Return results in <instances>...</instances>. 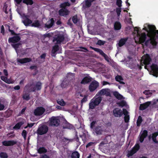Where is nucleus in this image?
Listing matches in <instances>:
<instances>
[{"instance_id": "obj_1", "label": "nucleus", "mask_w": 158, "mask_h": 158, "mask_svg": "<svg viewBox=\"0 0 158 158\" xmlns=\"http://www.w3.org/2000/svg\"><path fill=\"white\" fill-rule=\"evenodd\" d=\"M148 36L150 38L145 41V44L148 46L149 43L153 46H156L157 43L156 41V38H158V30L154 25H148Z\"/></svg>"}, {"instance_id": "obj_2", "label": "nucleus", "mask_w": 158, "mask_h": 158, "mask_svg": "<svg viewBox=\"0 0 158 158\" xmlns=\"http://www.w3.org/2000/svg\"><path fill=\"white\" fill-rule=\"evenodd\" d=\"M42 84L40 81H37L35 84L33 81L29 82L25 86L24 90L29 92H35L36 90H40L42 87Z\"/></svg>"}, {"instance_id": "obj_3", "label": "nucleus", "mask_w": 158, "mask_h": 158, "mask_svg": "<svg viewBox=\"0 0 158 158\" xmlns=\"http://www.w3.org/2000/svg\"><path fill=\"white\" fill-rule=\"evenodd\" d=\"M102 100V98L99 96L97 98L92 99L89 104V108L94 109L96 106H98Z\"/></svg>"}, {"instance_id": "obj_4", "label": "nucleus", "mask_w": 158, "mask_h": 158, "mask_svg": "<svg viewBox=\"0 0 158 158\" xmlns=\"http://www.w3.org/2000/svg\"><path fill=\"white\" fill-rule=\"evenodd\" d=\"M48 129V128L47 126L42 125L38 127L37 130V133L39 135H42L46 134Z\"/></svg>"}, {"instance_id": "obj_5", "label": "nucleus", "mask_w": 158, "mask_h": 158, "mask_svg": "<svg viewBox=\"0 0 158 158\" xmlns=\"http://www.w3.org/2000/svg\"><path fill=\"white\" fill-rule=\"evenodd\" d=\"M99 83L94 80L90 83L89 86V89L90 92H93L99 87Z\"/></svg>"}, {"instance_id": "obj_6", "label": "nucleus", "mask_w": 158, "mask_h": 158, "mask_svg": "<svg viewBox=\"0 0 158 158\" xmlns=\"http://www.w3.org/2000/svg\"><path fill=\"white\" fill-rule=\"evenodd\" d=\"M139 27H135L134 28L135 31H136L137 33V35L139 37V41L141 43H143L145 42L146 39V35L144 32L140 34L139 33Z\"/></svg>"}, {"instance_id": "obj_7", "label": "nucleus", "mask_w": 158, "mask_h": 158, "mask_svg": "<svg viewBox=\"0 0 158 158\" xmlns=\"http://www.w3.org/2000/svg\"><path fill=\"white\" fill-rule=\"evenodd\" d=\"M97 95L99 96L105 95L106 97L111 96L110 90L107 88L103 89L98 92Z\"/></svg>"}, {"instance_id": "obj_8", "label": "nucleus", "mask_w": 158, "mask_h": 158, "mask_svg": "<svg viewBox=\"0 0 158 158\" xmlns=\"http://www.w3.org/2000/svg\"><path fill=\"white\" fill-rule=\"evenodd\" d=\"M64 39V35L63 33H60L55 35L53 41H56L57 44H60Z\"/></svg>"}, {"instance_id": "obj_9", "label": "nucleus", "mask_w": 158, "mask_h": 158, "mask_svg": "<svg viewBox=\"0 0 158 158\" xmlns=\"http://www.w3.org/2000/svg\"><path fill=\"white\" fill-rule=\"evenodd\" d=\"M60 123V120L57 118L52 117L50 119V125L51 126L57 127Z\"/></svg>"}, {"instance_id": "obj_10", "label": "nucleus", "mask_w": 158, "mask_h": 158, "mask_svg": "<svg viewBox=\"0 0 158 158\" xmlns=\"http://www.w3.org/2000/svg\"><path fill=\"white\" fill-rule=\"evenodd\" d=\"M30 16L28 15H24L23 17V20L22 22L26 26H28L31 24L32 21L29 19Z\"/></svg>"}, {"instance_id": "obj_11", "label": "nucleus", "mask_w": 158, "mask_h": 158, "mask_svg": "<svg viewBox=\"0 0 158 158\" xmlns=\"http://www.w3.org/2000/svg\"><path fill=\"white\" fill-rule=\"evenodd\" d=\"M45 109L41 106L37 107L34 110V114L35 116H40L43 114Z\"/></svg>"}, {"instance_id": "obj_12", "label": "nucleus", "mask_w": 158, "mask_h": 158, "mask_svg": "<svg viewBox=\"0 0 158 158\" xmlns=\"http://www.w3.org/2000/svg\"><path fill=\"white\" fill-rule=\"evenodd\" d=\"M86 75V76L84 77L81 81V84L85 85L89 83L92 80V78L90 77L89 74H85L84 75Z\"/></svg>"}, {"instance_id": "obj_13", "label": "nucleus", "mask_w": 158, "mask_h": 158, "mask_svg": "<svg viewBox=\"0 0 158 158\" xmlns=\"http://www.w3.org/2000/svg\"><path fill=\"white\" fill-rule=\"evenodd\" d=\"M143 63L145 65L149 64L151 61L152 59L149 54H147L143 56L142 57Z\"/></svg>"}, {"instance_id": "obj_14", "label": "nucleus", "mask_w": 158, "mask_h": 158, "mask_svg": "<svg viewBox=\"0 0 158 158\" xmlns=\"http://www.w3.org/2000/svg\"><path fill=\"white\" fill-rule=\"evenodd\" d=\"M113 115L116 117H121L123 114V111L120 109L118 108H115L113 110Z\"/></svg>"}, {"instance_id": "obj_15", "label": "nucleus", "mask_w": 158, "mask_h": 158, "mask_svg": "<svg viewBox=\"0 0 158 158\" xmlns=\"http://www.w3.org/2000/svg\"><path fill=\"white\" fill-rule=\"evenodd\" d=\"M17 143V141L14 140L4 141L2 142V144L5 146H13Z\"/></svg>"}, {"instance_id": "obj_16", "label": "nucleus", "mask_w": 158, "mask_h": 158, "mask_svg": "<svg viewBox=\"0 0 158 158\" xmlns=\"http://www.w3.org/2000/svg\"><path fill=\"white\" fill-rule=\"evenodd\" d=\"M153 75L156 77L158 76V66L156 64H152L151 66Z\"/></svg>"}, {"instance_id": "obj_17", "label": "nucleus", "mask_w": 158, "mask_h": 158, "mask_svg": "<svg viewBox=\"0 0 158 158\" xmlns=\"http://www.w3.org/2000/svg\"><path fill=\"white\" fill-rule=\"evenodd\" d=\"M21 40L19 36L16 35L12 37L9 38L8 39V42L9 43H15L18 42Z\"/></svg>"}, {"instance_id": "obj_18", "label": "nucleus", "mask_w": 158, "mask_h": 158, "mask_svg": "<svg viewBox=\"0 0 158 158\" xmlns=\"http://www.w3.org/2000/svg\"><path fill=\"white\" fill-rule=\"evenodd\" d=\"M94 130L97 135H102L103 131L102 126H96Z\"/></svg>"}, {"instance_id": "obj_19", "label": "nucleus", "mask_w": 158, "mask_h": 158, "mask_svg": "<svg viewBox=\"0 0 158 158\" xmlns=\"http://www.w3.org/2000/svg\"><path fill=\"white\" fill-rule=\"evenodd\" d=\"M148 135V131L146 130H144L142 134L140 135L139 140L140 143H142L144 139Z\"/></svg>"}, {"instance_id": "obj_20", "label": "nucleus", "mask_w": 158, "mask_h": 158, "mask_svg": "<svg viewBox=\"0 0 158 158\" xmlns=\"http://www.w3.org/2000/svg\"><path fill=\"white\" fill-rule=\"evenodd\" d=\"M58 13L60 16H64L68 15L69 11L67 9H61L59 10Z\"/></svg>"}, {"instance_id": "obj_21", "label": "nucleus", "mask_w": 158, "mask_h": 158, "mask_svg": "<svg viewBox=\"0 0 158 158\" xmlns=\"http://www.w3.org/2000/svg\"><path fill=\"white\" fill-rule=\"evenodd\" d=\"M128 40V37H125L121 39L117 44L118 46L119 47H122L124 45Z\"/></svg>"}, {"instance_id": "obj_22", "label": "nucleus", "mask_w": 158, "mask_h": 158, "mask_svg": "<svg viewBox=\"0 0 158 158\" xmlns=\"http://www.w3.org/2000/svg\"><path fill=\"white\" fill-rule=\"evenodd\" d=\"M73 126L71 124L68 123L66 120L64 123L62 128L64 129H71L73 128Z\"/></svg>"}, {"instance_id": "obj_23", "label": "nucleus", "mask_w": 158, "mask_h": 158, "mask_svg": "<svg viewBox=\"0 0 158 158\" xmlns=\"http://www.w3.org/2000/svg\"><path fill=\"white\" fill-rule=\"evenodd\" d=\"M151 104V102H147L143 104H140L139 110H143L147 108Z\"/></svg>"}, {"instance_id": "obj_24", "label": "nucleus", "mask_w": 158, "mask_h": 158, "mask_svg": "<svg viewBox=\"0 0 158 158\" xmlns=\"http://www.w3.org/2000/svg\"><path fill=\"white\" fill-rule=\"evenodd\" d=\"M31 58H25L23 59H19L17 61L21 64H24L31 61Z\"/></svg>"}, {"instance_id": "obj_25", "label": "nucleus", "mask_w": 158, "mask_h": 158, "mask_svg": "<svg viewBox=\"0 0 158 158\" xmlns=\"http://www.w3.org/2000/svg\"><path fill=\"white\" fill-rule=\"evenodd\" d=\"M54 23V19L52 18L49 20L48 21L47 23L45 24V27L48 28H50L53 26Z\"/></svg>"}, {"instance_id": "obj_26", "label": "nucleus", "mask_w": 158, "mask_h": 158, "mask_svg": "<svg viewBox=\"0 0 158 158\" xmlns=\"http://www.w3.org/2000/svg\"><path fill=\"white\" fill-rule=\"evenodd\" d=\"M71 83L66 79H64L60 84L61 87L62 88L66 87L69 85Z\"/></svg>"}, {"instance_id": "obj_27", "label": "nucleus", "mask_w": 158, "mask_h": 158, "mask_svg": "<svg viewBox=\"0 0 158 158\" xmlns=\"http://www.w3.org/2000/svg\"><path fill=\"white\" fill-rule=\"evenodd\" d=\"M59 49V47L57 45H55L52 48L51 52V55L52 56H55L56 52Z\"/></svg>"}, {"instance_id": "obj_28", "label": "nucleus", "mask_w": 158, "mask_h": 158, "mask_svg": "<svg viewBox=\"0 0 158 158\" xmlns=\"http://www.w3.org/2000/svg\"><path fill=\"white\" fill-rule=\"evenodd\" d=\"M24 123V122L23 121H20L17 123L13 127L14 129H19L21 126Z\"/></svg>"}, {"instance_id": "obj_29", "label": "nucleus", "mask_w": 158, "mask_h": 158, "mask_svg": "<svg viewBox=\"0 0 158 158\" xmlns=\"http://www.w3.org/2000/svg\"><path fill=\"white\" fill-rule=\"evenodd\" d=\"M121 24L119 22L116 21L114 23V28L115 30H119L121 29Z\"/></svg>"}, {"instance_id": "obj_30", "label": "nucleus", "mask_w": 158, "mask_h": 158, "mask_svg": "<svg viewBox=\"0 0 158 158\" xmlns=\"http://www.w3.org/2000/svg\"><path fill=\"white\" fill-rule=\"evenodd\" d=\"M113 95L118 100H121L123 98V96L117 91L114 92Z\"/></svg>"}, {"instance_id": "obj_31", "label": "nucleus", "mask_w": 158, "mask_h": 158, "mask_svg": "<svg viewBox=\"0 0 158 158\" xmlns=\"http://www.w3.org/2000/svg\"><path fill=\"white\" fill-rule=\"evenodd\" d=\"M67 80L69 81L70 83L73 80L74 78V75L72 73H68L66 76Z\"/></svg>"}, {"instance_id": "obj_32", "label": "nucleus", "mask_w": 158, "mask_h": 158, "mask_svg": "<svg viewBox=\"0 0 158 158\" xmlns=\"http://www.w3.org/2000/svg\"><path fill=\"white\" fill-rule=\"evenodd\" d=\"M70 6V3L68 2H65L61 3L60 5V7L61 9H67L66 7V6Z\"/></svg>"}, {"instance_id": "obj_33", "label": "nucleus", "mask_w": 158, "mask_h": 158, "mask_svg": "<svg viewBox=\"0 0 158 158\" xmlns=\"http://www.w3.org/2000/svg\"><path fill=\"white\" fill-rule=\"evenodd\" d=\"M22 98L23 100L28 101L30 99V95L28 93H25L22 95Z\"/></svg>"}, {"instance_id": "obj_34", "label": "nucleus", "mask_w": 158, "mask_h": 158, "mask_svg": "<svg viewBox=\"0 0 158 158\" xmlns=\"http://www.w3.org/2000/svg\"><path fill=\"white\" fill-rule=\"evenodd\" d=\"M47 150L44 147H40L37 150V152L39 154L45 153L47 152Z\"/></svg>"}, {"instance_id": "obj_35", "label": "nucleus", "mask_w": 158, "mask_h": 158, "mask_svg": "<svg viewBox=\"0 0 158 158\" xmlns=\"http://www.w3.org/2000/svg\"><path fill=\"white\" fill-rule=\"evenodd\" d=\"M40 26V21L38 20H35L31 24V26L34 27H39Z\"/></svg>"}, {"instance_id": "obj_36", "label": "nucleus", "mask_w": 158, "mask_h": 158, "mask_svg": "<svg viewBox=\"0 0 158 158\" xmlns=\"http://www.w3.org/2000/svg\"><path fill=\"white\" fill-rule=\"evenodd\" d=\"M140 149V146L139 143H136L132 149L135 153H136Z\"/></svg>"}, {"instance_id": "obj_37", "label": "nucleus", "mask_w": 158, "mask_h": 158, "mask_svg": "<svg viewBox=\"0 0 158 158\" xmlns=\"http://www.w3.org/2000/svg\"><path fill=\"white\" fill-rule=\"evenodd\" d=\"M95 0H86L85 2V6L87 7H90L91 5V3Z\"/></svg>"}, {"instance_id": "obj_38", "label": "nucleus", "mask_w": 158, "mask_h": 158, "mask_svg": "<svg viewBox=\"0 0 158 158\" xmlns=\"http://www.w3.org/2000/svg\"><path fill=\"white\" fill-rule=\"evenodd\" d=\"M80 154L77 151L73 152L71 155V158H79Z\"/></svg>"}, {"instance_id": "obj_39", "label": "nucleus", "mask_w": 158, "mask_h": 158, "mask_svg": "<svg viewBox=\"0 0 158 158\" xmlns=\"http://www.w3.org/2000/svg\"><path fill=\"white\" fill-rule=\"evenodd\" d=\"M143 121V119H142V117H141V116H139L138 117V119L137 120V122H136L137 126L138 127H139L140 126L142 122Z\"/></svg>"}, {"instance_id": "obj_40", "label": "nucleus", "mask_w": 158, "mask_h": 158, "mask_svg": "<svg viewBox=\"0 0 158 158\" xmlns=\"http://www.w3.org/2000/svg\"><path fill=\"white\" fill-rule=\"evenodd\" d=\"M23 2L27 5H32L33 4L32 0H23Z\"/></svg>"}, {"instance_id": "obj_41", "label": "nucleus", "mask_w": 158, "mask_h": 158, "mask_svg": "<svg viewBox=\"0 0 158 158\" xmlns=\"http://www.w3.org/2000/svg\"><path fill=\"white\" fill-rule=\"evenodd\" d=\"M90 48L93 50H94V51H100V54L102 56H103L104 55L106 54H105L102 50L100 49H99L96 48H93L92 47H91Z\"/></svg>"}, {"instance_id": "obj_42", "label": "nucleus", "mask_w": 158, "mask_h": 158, "mask_svg": "<svg viewBox=\"0 0 158 158\" xmlns=\"http://www.w3.org/2000/svg\"><path fill=\"white\" fill-rule=\"evenodd\" d=\"M0 157L1 158H7L8 156L6 153L2 152L0 153Z\"/></svg>"}, {"instance_id": "obj_43", "label": "nucleus", "mask_w": 158, "mask_h": 158, "mask_svg": "<svg viewBox=\"0 0 158 158\" xmlns=\"http://www.w3.org/2000/svg\"><path fill=\"white\" fill-rule=\"evenodd\" d=\"M21 45L20 43H18L15 44H11L12 46L14 48L16 51H17V49L19 48V46Z\"/></svg>"}, {"instance_id": "obj_44", "label": "nucleus", "mask_w": 158, "mask_h": 158, "mask_svg": "<svg viewBox=\"0 0 158 158\" xmlns=\"http://www.w3.org/2000/svg\"><path fill=\"white\" fill-rule=\"evenodd\" d=\"M88 95H85L84 96L83 98L81 101V103L83 104L86 102L88 100Z\"/></svg>"}, {"instance_id": "obj_45", "label": "nucleus", "mask_w": 158, "mask_h": 158, "mask_svg": "<svg viewBox=\"0 0 158 158\" xmlns=\"http://www.w3.org/2000/svg\"><path fill=\"white\" fill-rule=\"evenodd\" d=\"M57 103L60 105L64 106L65 105V103L64 101V100L63 99H61L60 100H57Z\"/></svg>"}, {"instance_id": "obj_46", "label": "nucleus", "mask_w": 158, "mask_h": 158, "mask_svg": "<svg viewBox=\"0 0 158 158\" xmlns=\"http://www.w3.org/2000/svg\"><path fill=\"white\" fill-rule=\"evenodd\" d=\"M115 79L116 81L119 82L123 80V78L120 75H117L115 77Z\"/></svg>"}, {"instance_id": "obj_47", "label": "nucleus", "mask_w": 158, "mask_h": 158, "mask_svg": "<svg viewBox=\"0 0 158 158\" xmlns=\"http://www.w3.org/2000/svg\"><path fill=\"white\" fill-rule=\"evenodd\" d=\"M143 93L147 96H151L152 94V92L149 90H145Z\"/></svg>"}, {"instance_id": "obj_48", "label": "nucleus", "mask_w": 158, "mask_h": 158, "mask_svg": "<svg viewBox=\"0 0 158 158\" xmlns=\"http://www.w3.org/2000/svg\"><path fill=\"white\" fill-rule=\"evenodd\" d=\"M135 153L133 150L131 149V151L128 152L127 156L129 157L133 156Z\"/></svg>"}, {"instance_id": "obj_49", "label": "nucleus", "mask_w": 158, "mask_h": 158, "mask_svg": "<svg viewBox=\"0 0 158 158\" xmlns=\"http://www.w3.org/2000/svg\"><path fill=\"white\" fill-rule=\"evenodd\" d=\"M118 104L119 106L123 107L126 105V102L125 101L123 100L118 103Z\"/></svg>"}, {"instance_id": "obj_50", "label": "nucleus", "mask_w": 158, "mask_h": 158, "mask_svg": "<svg viewBox=\"0 0 158 158\" xmlns=\"http://www.w3.org/2000/svg\"><path fill=\"white\" fill-rule=\"evenodd\" d=\"M27 134V131L25 130H23L22 133V135L24 139H26V136Z\"/></svg>"}, {"instance_id": "obj_51", "label": "nucleus", "mask_w": 158, "mask_h": 158, "mask_svg": "<svg viewBox=\"0 0 158 158\" xmlns=\"http://www.w3.org/2000/svg\"><path fill=\"white\" fill-rule=\"evenodd\" d=\"M122 2L121 0H117L116 4L119 7H121L122 6Z\"/></svg>"}, {"instance_id": "obj_52", "label": "nucleus", "mask_w": 158, "mask_h": 158, "mask_svg": "<svg viewBox=\"0 0 158 158\" xmlns=\"http://www.w3.org/2000/svg\"><path fill=\"white\" fill-rule=\"evenodd\" d=\"M72 20L74 23H77L78 22V19L77 15H75L72 18Z\"/></svg>"}, {"instance_id": "obj_53", "label": "nucleus", "mask_w": 158, "mask_h": 158, "mask_svg": "<svg viewBox=\"0 0 158 158\" xmlns=\"http://www.w3.org/2000/svg\"><path fill=\"white\" fill-rule=\"evenodd\" d=\"M105 43V42L102 41L101 40H99L98 41L97 44L101 46L103 45Z\"/></svg>"}, {"instance_id": "obj_54", "label": "nucleus", "mask_w": 158, "mask_h": 158, "mask_svg": "<svg viewBox=\"0 0 158 158\" xmlns=\"http://www.w3.org/2000/svg\"><path fill=\"white\" fill-rule=\"evenodd\" d=\"M130 117L129 115H125L124 117V121L125 123H128L129 122Z\"/></svg>"}, {"instance_id": "obj_55", "label": "nucleus", "mask_w": 158, "mask_h": 158, "mask_svg": "<svg viewBox=\"0 0 158 158\" xmlns=\"http://www.w3.org/2000/svg\"><path fill=\"white\" fill-rule=\"evenodd\" d=\"M5 81V82L8 84H13L14 83L13 81L10 79H8L7 78Z\"/></svg>"}, {"instance_id": "obj_56", "label": "nucleus", "mask_w": 158, "mask_h": 158, "mask_svg": "<svg viewBox=\"0 0 158 158\" xmlns=\"http://www.w3.org/2000/svg\"><path fill=\"white\" fill-rule=\"evenodd\" d=\"M121 11V7H119V8H117L116 9V12L118 16L120 15Z\"/></svg>"}, {"instance_id": "obj_57", "label": "nucleus", "mask_w": 158, "mask_h": 158, "mask_svg": "<svg viewBox=\"0 0 158 158\" xmlns=\"http://www.w3.org/2000/svg\"><path fill=\"white\" fill-rule=\"evenodd\" d=\"M158 136V131L155 132L152 134V138H156Z\"/></svg>"}, {"instance_id": "obj_58", "label": "nucleus", "mask_w": 158, "mask_h": 158, "mask_svg": "<svg viewBox=\"0 0 158 158\" xmlns=\"http://www.w3.org/2000/svg\"><path fill=\"white\" fill-rule=\"evenodd\" d=\"M96 123V121H93L91 122L90 124V127L92 129L94 126L95 124Z\"/></svg>"}, {"instance_id": "obj_59", "label": "nucleus", "mask_w": 158, "mask_h": 158, "mask_svg": "<svg viewBox=\"0 0 158 158\" xmlns=\"http://www.w3.org/2000/svg\"><path fill=\"white\" fill-rule=\"evenodd\" d=\"M123 114L125 116V115H128V112L127 111L126 109L123 108Z\"/></svg>"}, {"instance_id": "obj_60", "label": "nucleus", "mask_w": 158, "mask_h": 158, "mask_svg": "<svg viewBox=\"0 0 158 158\" xmlns=\"http://www.w3.org/2000/svg\"><path fill=\"white\" fill-rule=\"evenodd\" d=\"M10 26H9V31L10 32H11V33L12 35H19L20 34H16V33L14 31L10 30Z\"/></svg>"}, {"instance_id": "obj_61", "label": "nucleus", "mask_w": 158, "mask_h": 158, "mask_svg": "<svg viewBox=\"0 0 158 158\" xmlns=\"http://www.w3.org/2000/svg\"><path fill=\"white\" fill-rule=\"evenodd\" d=\"M94 143L93 142H90L86 146V148H88L89 147L93 145V144Z\"/></svg>"}, {"instance_id": "obj_62", "label": "nucleus", "mask_w": 158, "mask_h": 158, "mask_svg": "<svg viewBox=\"0 0 158 158\" xmlns=\"http://www.w3.org/2000/svg\"><path fill=\"white\" fill-rule=\"evenodd\" d=\"M1 32L3 35L5 33V30L4 27L3 25H2L1 27Z\"/></svg>"}, {"instance_id": "obj_63", "label": "nucleus", "mask_w": 158, "mask_h": 158, "mask_svg": "<svg viewBox=\"0 0 158 158\" xmlns=\"http://www.w3.org/2000/svg\"><path fill=\"white\" fill-rule=\"evenodd\" d=\"M37 67L36 65H32L30 67V69L31 70L35 69L36 70L37 69Z\"/></svg>"}, {"instance_id": "obj_64", "label": "nucleus", "mask_w": 158, "mask_h": 158, "mask_svg": "<svg viewBox=\"0 0 158 158\" xmlns=\"http://www.w3.org/2000/svg\"><path fill=\"white\" fill-rule=\"evenodd\" d=\"M51 36V35L49 33H46L43 35V37L46 38V37H50Z\"/></svg>"}]
</instances>
